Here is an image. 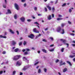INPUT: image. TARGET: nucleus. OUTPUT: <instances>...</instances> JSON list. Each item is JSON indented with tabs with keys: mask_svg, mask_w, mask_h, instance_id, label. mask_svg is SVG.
I'll return each instance as SVG.
<instances>
[{
	"mask_svg": "<svg viewBox=\"0 0 75 75\" xmlns=\"http://www.w3.org/2000/svg\"><path fill=\"white\" fill-rule=\"evenodd\" d=\"M68 23L69 24H71V22L69 21H68Z\"/></svg>",
	"mask_w": 75,
	"mask_h": 75,
	"instance_id": "52",
	"label": "nucleus"
},
{
	"mask_svg": "<svg viewBox=\"0 0 75 75\" xmlns=\"http://www.w3.org/2000/svg\"><path fill=\"white\" fill-rule=\"evenodd\" d=\"M66 63L65 62L63 63L62 64H60V66H61V65H65Z\"/></svg>",
	"mask_w": 75,
	"mask_h": 75,
	"instance_id": "29",
	"label": "nucleus"
},
{
	"mask_svg": "<svg viewBox=\"0 0 75 75\" xmlns=\"http://www.w3.org/2000/svg\"><path fill=\"white\" fill-rule=\"evenodd\" d=\"M21 63L20 61H18L17 62V63H16V65H19L20 66L21 65Z\"/></svg>",
	"mask_w": 75,
	"mask_h": 75,
	"instance_id": "13",
	"label": "nucleus"
},
{
	"mask_svg": "<svg viewBox=\"0 0 75 75\" xmlns=\"http://www.w3.org/2000/svg\"><path fill=\"white\" fill-rule=\"evenodd\" d=\"M26 6H27V4H24V7H26Z\"/></svg>",
	"mask_w": 75,
	"mask_h": 75,
	"instance_id": "53",
	"label": "nucleus"
},
{
	"mask_svg": "<svg viewBox=\"0 0 75 75\" xmlns=\"http://www.w3.org/2000/svg\"><path fill=\"white\" fill-rule=\"evenodd\" d=\"M57 21H59L60 20H63V18H57Z\"/></svg>",
	"mask_w": 75,
	"mask_h": 75,
	"instance_id": "19",
	"label": "nucleus"
},
{
	"mask_svg": "<svg viewBox=\"0 0 75 75\" xmlns=\"http://www.w3.org/2000/svg\"><path fill=\"white\" fill-rule=\"evenodd\" d=\"M15 7L17 10H19V6L16 3H15Z\"/></svg>",
	"mask_w": 75,
	"mask_h": 75,
	"instance_id": "2",
	"label": "nucleus"
},
{
	"mask_svg": "<svg viewBox=\"0 0 75 75\" xmlns=\"http://www.w3.org/2000/svg\"><path fill=\"white\" fill-rule=\"evenodd\" d=\"M60 41H62V42H63L64 43V45H65V44H66V43H66V42H67L66 40H64L63 39H62L60 40Z\"/></svg>",
	"mask_w": 75,
	"mask_h": 75,
	"instance_id": "5",
	"label": "nucleus"
},
{
	"mask_svg": "<svg viewBox=\"0 0 75 75\" xmlns=\"http://www.w3.org/2000/svg\"><path fill=\"white\" fill-rule=\"evenodd\" d=\"M72 45H73V47H75V44H72Z\"/></svg>",
	"mask_w": 75,
	"mask_h": 75,
	"instance_id": "63",
	"label": "nucleus"
},
{
	"mask_svg": "<svg viewBox=\"0 0 75 75\" xmlns=\"http://www.w3.org/2000/svg\"><path fill=\"white\" fill-rule=\"evenodd\" d=\"M44 71L45 72H47V69L45 68L44 69Z\"/></svg>",
	"mask_w": 75,
	"mask_h": 75,
	"instance_id": "50",
	"label": "nucleus"
},
{
	"mask_svg": "<svg viewBox=\"0 0 75 75\" xmlns=\"http://www.w3.org/2000/svg\"><path fill=\"white\" fill-rule=\"evenodd\" d=\"M52 12H54V11H55V8L54 7H53L52 8Z\"/></svg>",
	"mask_w": 75,
	"mask_h": 75,
	"instance_id": "25",
	"label": "nucleus"
},
{
	"mask_svg": "<svg viewBox=\"0 0 75 75\" xmlns=\"http://www.w3.org/2000/svg\"><path fill=\"white\" fill-rule=\"evenodd\" d=\"M9 32H10V33H11V34H14V32L11 29H9Z\"/></svg>",
	"mask_w": 75,
	"mask_h": 75,
	"instance_id": "10",
	"label": "nucleus"
},
{
	"mask_svg": "<svg viewBox=\"0 0 75 75\" xmlns=\"http://www.w3.org/2000/svg\"><path fill=\"white\" fill-rule=\"evenodd\" d=\"M38 63H39V62H37L36 63H35V64H34L35 65H37V64H38Z\"/></svg>",
	"mask_w": 75,
	"mask_h": 75,
	"instance_id": "41",
	"label": "nucleus"
},
{
	"mask_svg": "<svg viewBox=\"0 0 75 75\" xmlns=\"http://www.w3.org/2000/svg\"><path fill=\"white\" fill-rule=\"evenodd\" d=\"M3 35H0V38H3Z\"/></svg>",
	"mask_w": 75,
	"mask_h": 75,
	"instance_id": "62",
	"label": "nucleus"
},
{
	"mask_svg": "<svg viewBox=\"0 0 75 75\" xmlns=\"http://www.w3.org/2000/svg\"><path fill=\"white\" fill-rule=\"evenodd\" d=\"M59 17H62V15H59V16H58Z\"/></svg>",
	"mask_w": 75,
	"mask_h": 75,
	"instance_id": "43",
	"label": "nucleus"
},
{
	"mask_svg": "<svg viewBox=\"0 0 75 75\" xmlns=\"http://www.w3.org/2000/svg\"><path fill=\"white\" fill-rule=\"evenodd\" d=\"M50 39H51L52 41H53L54 40V38L52 37H50Z\"/></svg>",
	"mask_w": 75,
	"mask_h": 75,
	"instance_id": "34",
	"label": "nucleus"
},
{
	"mask_svg": "<svg viewBox=\"0 0 75 75\" xmlns=\"http://www.w3.org/2000/svg\"><path fill=\"white\" fill-rule=\"evenodd\" d=\"M33 31L36 33H39V31L37 30V29H36V28H35L33 29Z\"/></svg>",
	"mask_w": 75,
	"mask_h": 75,
	"instance_id": "6",
	"label": "nucleus"
},
{
	"mask_svg": "<svg viewBox=\"0 0 75 75\" xmlns=\"http://www.w3.org/2000/svg\"><path fill=\"white\" fill-rule=\"evenodd\" d=\"M35 24H38V25H40V24L38 23V22H36L35 23Z\"/></svg>",
	"mask_w": 75,
	"mask_h": 75,
	"instance_id": "44",
	"label": "nucleus"
},
{
	"mask_svg": "<svg viewBox=\"0 0 75 75\" xmlns=\"http://www.w3.org/2000/svg\"><path fill=\"white\" fill-rule=\"evenodd\" d=\"M67 63H68V64H69V65L70 66H72V64H71V63L70 62H69V61H67Z\"/></svg>",
	"mask_w": 75,
	"mask_h": 75,
	"instance_id": "17",
	"label": "nucleus"
},
{
	"mask_svg": "<svg viewBox=\"0 0 75 75\" xmlns=\"http://www.w3.org/2000/svg\"><path fill=\"white\" fill-rule=\"evenodd\" d=\"M21 45H22V42H20L19 43V46H20Z\"/></svg>",
	"mask_w": 75,
	"mask_h": 75,
	"instance_id": "32",
	"label": "nucleus"
},
{
	"mask_svg": "<svg viewBox=\"0 0 75 75\" xmlns=\"http://www.w3.org/2000/svg\"><path fill=\"white\" fill-rule=\"evenodd\" d=\"M16 33H17V35H18L19 34V32H18V31H16Z\"/></svg>",
	"mask_w": 75,
	"mask_h": 75,
	"instance_id": "56",
	"label": "nucleus"
},
{
	"mask_svg": "<svg viewBox=\"0 0 75 75\" xmlns=\"http://www.w3.org/2000/svg\"><path fill=\"white\" fill-rule=\"evenodd\" d=\"M14 18L15 19H17V15H15L14 16Z\"/></svg>",
	"mask_w": 75,
	"mask_h": 75,
	"instance_id": "27",
	"label": "nucleus"
},
{
	"mask_svg": "<svg viewBox=\"0 0 75 75\" xmlns=\"http://www.w3.org/2000/svg\"><path fill=\"white\" fill-rule=\"evenodd\" d=\"M48 28H46V29H45V31H47V30H48Z\"/></svg>",
	"mask_w": 75,
	"mask_h": 75,
	"instance_id": "61",
	"label": "nucleus"
},
{
	"mask_svg": "<svg viewBox=\"0 0 75 75\" xmlns=\"http://www.w3.org/2000/svg\"><path fill=\"white\" fill-rule=\"evenodd\" d=\"M45 11H47V8L45 7Z\"/></svg>",
	"mask_w": 75,
	"mask_h": 75,
	"instance_id": "45",
	"label": "nucleus"
},
{
	"mask_svg": "<svg viewBox=\"0 0 75 75\" xmlns=\"http://www.w3.org/2000/svg\"><path fill=\"white\" fill-rule=\"evenodd\" d=\"M64 48H62L61 49V51H62V52H64Z\"/></svg>",
	"mask_w": 75,
	"mask_h": 75,
	"instance_id": "31",
	"label": "nucleus"
},
{
	"mask_svg": "<svg viewBox=\"0 0 75 75\" xmlns=\"http://www.w3.org/2000/svg\"><path fill=\"white\" fill-rule=\"evenodd\" d=\"M3 74V71H0V74Z\"/></svg>",
	"mask_w": 75,
	"mask_h": 75,
	"instance_id": "55",
	"label": "nucleus"
},
{
	"mask_svg": "<svg viewBox=\"0 0 75 75\" xmlns=\"http://www.w3.org/2000/svg\"><path fill=\"white\" fill-rule=\"evenodd\" d=\"M70 35H73V36L75 35V34L74 33H71Z\"/></svg>",
	"mask_w": 75,
	"mask_h": 75,
	"instance_id": "46",
	"label": "nucleus"
},
{
	"mask_svg": "<svg viewBox=\"0 0 75 75\" xmlns=\"http://www.w3.org/2000/svg\"><path fill=\"white\" fill-rule=\"evenodd\" d=\"M21 1L23 2H25V0H21Z\"/></svg>",
	"mask_w": 75,
	"mask_h": 75,
	"instance_id": "48",
	"label": "nucleus"
},
{
	"mask_svg": "<svg viewBox=\"0 0 75 75\" xmlns=\"http://www.w3.org/2000/svg\"><path fill=\"white\" fill-rule=\"evenodd\" d=\"M21 57V55H20L14 56L13 58V60L14 61H17Z\"/></svg>",
	"mask_w": 75,
	"mask_h": 75,
	"instance_id": "1",
	"label": "nucleus"
},
{
	"mask_svg": "<svg viewBox=\"0 0 75 75\" xmlns=\"http://www.w3.org/2000/svg\"><path fill=\"white\" fill-rule=\"evenodd\" d=\"M47 18L49 20H51V19H52V18H51V15L49 16L48 17H47Z\"/></svg>",
	"mask_w": 75,
	"mask_h": 75,
	"instance_id": "14",
	"label": "nucleus"
},
{
	"mask_svg": "<svg viewBox=\"0 0 75 75\" xmlns=\"http://www.w3.org/2000/svg\"><path fill=\"white\" fill-rule=\"evenodd\" d=\"M34 9L35 11H37V8L36 7H35L34 8Z\"/></svg>",
	"mask_w": 75,
	"mask_h": 75,
	"instance_id": "36",
	"label": "nucleus"
},
{
	"mask_svg": "<svg viewBox=\"0 0 75 75\" xmlns=\"http://www.w3.org/2000/svg\"><path fill=\"white\" fill-rule=\"evenodd\" d=\"M54 51V48H53V49H52L50 50V52H52L53 51Z\"/></svg>",
	"mask_w": 75,
	"mask_h": 75,
	"instance_id": "28",
	"label": "nucleus"
},
{
	"mask_svg": "<svg viewBox=\"0 0 75 75\" xmlns=\"http://www.w3.org/2000/svg\"><path fill=\"white\" fill-rule=\"evenodd\" d=\"M42 41H43V42H47V40L45 39H43L42 40Z\"/></svg>",
	"mask_w": 75,
	"mask_h": 75,
	"instance_id": "33",
	"label": "nucleus"
},
{
	"mask_svg": "<svg viewBox=\"0 0 75 75\" xmlns=\"http://www.w3.org/2000/svg\"><path fill=\"white\" fill-rule=\"evenodd\" d=\"M41 72V69H39L38 70V73H40Z\"/></svg>",
	"mask_w": 75,
	"mask_h": 75,
	"instance_id": "30",
	"label": "nucleus"
},
{
	"mask_svg": "<svg viewBox=\"0 0 75 75\" xmlns=\"http://www.w3.org/2000/svg\"><path fill=\"white\" fill-rule=\"evenodd\" d=\"M28 52H25L24 53V55H28Z\"/></svg>",
	"mask_w": 75,
	"mask_h": 75,
	"instance_id": "26",
	"label": "nucleus"
},
{
	"mask_svg": "<svg viewBox=\"0 0 75 75\" xmlns=\"http://www.w3.org/2000/svg\"><path fill=\"white\" fill-rule=\"evenodd\" d=\"M65 45H67V47H69V44L68 43H66L65 44Z\"/></svg>",
	"mask_w": 75,
	"mask_h": 75,
	"instance_id": "39",
	"label": "nucleus"
},
{
	"mask_svg": "<svg viewBox=\"0 0 75 75\" xmlns=\"http://www.w3.org/2000/svg\"><path fill=\"white\" fill-rule=\"evenodd\" d=\"M71 11H72V10L71 9H70L69 11V12L71 13Z\"/></svg>",
	"mask_w": 75,
	"mask_h": 75,
	"instance_id": "49",
	"label": "nucleus"
},
{
	"mask_svg": "<svg viewBox=\"0 0 75 75\" xmlns=\"http://www.w3.org/2000/svg\"><path fill=\"white\" fill-rule=\"evenodd\" d=\"M41 15H42L41 14H38V16H40Z\"/></svg>",
	"mask_w": 75,
	"mask_h": 75,
	"instance_id": "60",
	"label": "nucleus"
},
{
	"mask_svg": "<svg viewBox=\"0 0 75 75\" xmlns=\"http://www.w3.org/2000/svg\"><path fill=\"white\" fill-rule=\"evenodd\" d=\"M59 60L58 59H57V60H56L55 61V62L56 63H57V62H58L59 61Z\"/></svg>",
	"mask_w": 75,
	"mask_h": 75,
	"instance_id": "37",
	"label": "nucleus"
},
{
	"mask_svg": "<svg viewBox=\"0 0 75 75\" xmlns=\"http://www.w3.org/2000/svg\"><path fill=\"white\" fill-rule=\"evenodd\" d=\"M3 38H7V37L6 36H3Z\"/></svg>",
	"mask_w": 75,
	"mask_h": 75,
	"instance_id": "57",
	"label": "nucleus"
},
{
	"mask_svg": "<svg viewBox=\"0 0 75 75\" xmlns=\"http://www.w3.org/2000/svg\"><path fill=\"white\" fill-rule=\"evenodd\" d=\"M4 8H6V6L5 5H3Z\"/></svg>",
	"mask_w": 75,
	"mask_h": 75,
	"instance_id": "58",
	"label": "nucleus"
},
{
	"mask_svg": "<svg viewBox=\"0 0 75 75\" xmlns=\"http://www.w3.org/2000/svg\"><path fill=\"white\" fill-rule=\"evenodd\" d=\"M6 51H4V52H2L3 54H6Z\"/></svg>",
	"mask_w": 75,
	"mask_h": 75,
	"instance_id": "47",
	"label": "nucleus"
},
{
	"mask_svg": "<svg viewBox=\"0 0 75 75\" xmlns=\"http://www.w3.org/2000/svg\"><path fill=\"white\" fill-rule=\"evenodd\" d=\"M12 43L13 45H16V43L14 40L12 41Z\"/></svg>",
	"mask_w": 75,
	"mask_h": 75,
	"instance_id": "15",
	"label": "nucleus"
},
{
	"mask_svg": "<svg viewBox=\"0 0 75 75\" xmlns=\"http://www.w3.org/2000/svg\"><path fill=\"white\" fill-rule=\"evenodd\" d=\"M61 25L62 27L64 26V23H62Z\"/></svg>",
	"mask_w": 75,
	"mask_h": 75,
	"instance_id": "51",
	"label": "nucleus"
},
{
	"mask_svg": "<svg viewBox=\"0 0 75 75\" xmlns=\"http://www.w3.org/2000/svg\"><path fill=\"white\" fill-rule=\"evenodd\" d=\"M41 34H40L38 35L36 37L35 39L38 38V37H40V36H41Z\"/></svg>",
	"mask_w": 75,
	"mask_h": 75,
	"instance_id": "23",
	"label": "nucleus"
},
{
	"mask_svg": "<svg viewBox=\"0 0 75 75\" xmlns=\"http://www.w3.org/2000/svg\"><path fill=\"white\" fill-rule=\"evenodd\" d=\"M4 35H7V32H5Z\"/></svg>",
	"mask_w": 75,
	"mask_h": 75,
	"instance_id": "59",
	"label": "nucleus"
},
{
	"mask_svg": "<svg viewBox=\"0 0 75 75\" xmlns=\"http://www.w3.org/2000/svg\"><path fill=\"white\" fill-rule=\"evenodd\" d=\"M75 57V55H70L69 56V58H74V57Z\"/></svg>",
	"mask_w": 75,
	"mask_h": 75,
	"instance_id": "21",
	"label": "nucleus"
},
{
	"mask_svg": "<svg viewBox=\"0 0 75 75\" xmlns=\"http://www.w3.org/2000/svg\"><path fill=\"white\" fill-rule=\"evenodd\" d=\"M32 20L31 19H28L27 20V21H28V22H30V21H31Z\"/></svg>",
	"mask_w": 75,
	"mask_h": 75,
	"instance_id": "38",
	"label": "nucleus"
},
{
	"mask_svg": "<svg viewBox=\"0 0 75 75\" xmlns=\"http://www.w3.org/2000/svg\"><path fill=\"white\" fill-rule=\"evenodd\" d=\"M66 3H64L63 4V5H62V7H64V6H66Z\"/></svg>",
	"mask_w": 75,
	"mask_h": 75,
	"instance_id": "35",
	"label": "nucleus"
},
{
	"mask_svg": "<svg viewBox=\"0 0 75 75\" xmlns=\"http://www.w3.org/2000/svg\"><path fill=\"white\" fill-rule=\"evenodd\" d=\"M61 27H60V26L58 27L57 29V33H59V32L61 31Z\"/></svg>",
	"mask_w": 75,
	"mask_h": 75,
	"instance_id": "3",
	"label": "nucleus"
},
{
	"mask_svg": "<svg viewBox=\"0 0 75 75\" xmlns=\"http://www.w3.org/2000/svg\"><path fill=\"white\" fill-rule=\"evenodd\" d=\"M26 50L27 51H30V50L29 49H26Z\"/></svg>",
	"mask_w": 75,
	"mask_h": 75,
	"instance_id": "42",
	"label": "nucleus"
},
{
	"mask_svg": "<svg viewBox=\"0 0 75 75\" xmlns=\"http://www.w3.org/2000/svg\"><path fill=\"white\" fill-rule=\"evenodd\" d=\"M34 35L32 34L28 36V37H29V38H31V39H33V38H34Z\"/></svg>",
	"mask_w": 75,
	"mask_h": 75,
	"instance_id": "4",
	"label": "nucleus"
},
{
	"mask_svg": "<svg viewBox=\"0 0 75 75\" xmlns=\"http://www.w3.org/2000/svg\"><path fill=\"white\" fill-rule=\"evenodd\" d=\"M23 75V73L20 72V75Z\"/></svg>",
	"mask_w": 75,
	"mask_h": 75,
	"instance_id": "64",
	"label": "nucleus"
},
{
	"mask_svg": "<svg viewBox=\"0 0 75 75\" xmlns=\"http://www.w3.org/2000/svg\"><path fill=\"white\" fill-rule=\"evenodd\" d=\"M23 44V45H25L27 44V42L25 41H24Z\"/></svg>",
	"mask_w": 75,
	"mask_h": 75,
	"instance_id": "24",
	"label": "nucleus"
},
{
	"mask_svg": "<svg viewBox=\"0 0 75 75\" xmlns=\"http://www.w3.org/2000/svg\"><path fill=\"white\" fill-rule=\"evenodd\" d=\"M61 31H62L61 34H64L65 33V30H64V29H61Z\"/></svg>",
	"mask_w": 75,
	"mask_h": 75,
	"instance_id": "12",
	"label": "nucleus"
},
{
	"mask_svg": "<svg viewBox=\"0 0 75 75\" xmlns=\"http://www.w3.org/2000/svg\"><path fill=\"white\" fill-rule=\"evenodd\" d=\"M52 17L53 18H54V14H52Z\"/></svg>",
	"mask_w": 75,
	"mask_h": 75,
	"instance_id": "54",
	"label": "nucleus"
},
{
	"mask_svg": "<svg viewBox=\"0 0 75 75\" xmlns=\"http://www.w3.org/2000/svg\"><path fill=\"white\" fill-rule=\"evenodd\" d=\"M67 71V68H66L63 70V72H65Z\"/></svg>",
	"mask_w": 75,
	"mask_h": 75,
	"instance_id": "20",
	"label": "nucleus"
},
{
	"mask_svg": "<svg viewBox=\"0 0 75 75\" xmlns=\"http://www.w3.org/2000/svg\"><path fill=\"white\" fill-rule=\"evenodd\" d=\"M23 61H26V60H27V59L25 57H23Z\"/></svg>",
	"mask_w": 75,
	"mask_h": 75,
	"instance_id": "16",
	"label": "nucleus"
},
{
	"mask_svg": "<svg viewBox=\"0 0 75 75\" xmlns=\"http://www.w3.org/2000/svg\"><path fill=\"white\" fill-rule=\"evenodd\" d=\"M42 51L43 52H45V53H47V50L44 49H42Z\"/></svg>",
	"mask_w": 75,
	"mask_h": 75,
	"instance_id": "18",
	"label": "nucleus"
},
{
	"mask_svg": "<svg viewBox=\"0 0 75 75\" xmlns=\"http://www.w3.org/2000/svg\"><path fill=\"white\" fill-rule=\"evenodd\" d=\"M18 51V49L17 48L15 49L14 50V51H15V52H17Z\"/></svg>",
	"mask_w": 75,
	"mask_h": 75,
	"instance_id": "22",
	"label": "nucleus"
},
{
	"mask_svg": "<svg viewBox=\"0 0 75 75\" xmlns=\"http://www.w3.org/2000/svg\"><path fill=\"white\" fill-rule=\"evenodd\" d=\"M28 68V67L27 66L24 67L23 68V71H25V70H26V69H27Z\"/></svg>",
	"mask_w": 75,
	"mask_h": 75,
	"instance_id": "9",
	"label": "nucleus"
},
{
	"mask_svg": "<svg viewBox=\"0 0 75 75\" xmlns=\"http://www.w3.org/2000/svg\"><path fill=\"white\" fill-rule=\"evenodd\" d=\"M13 75H14L16 74V71H13Z\"/></svg>",
	"mask_w": 75,
	"mask_h": 75,
	"instance_id": "40",
	"label": "nucleus"
},
{
	"mask_svg": "<svg viewBox=\"0 0 75 75\" xmlns=\"http://www.w3.org/2000/svg\"><path fill=\"white\" fill-rule=\"evenodd\" d=\"M20 19L22 22H24L25 21V18L24 17L21 18Z\"/></svg>",
	"mask_w": 75,
	"mask_h": 75,
	"instance_id": "7",
	"label": "nucleus"
},
{
	"mask_svg": "<svg viewBox=\"0 0 75 75\" xmlns=\"http://www.w3.org/2000/svg\"><path fill=\"white\" fill-rule=\"evenodd\" d=\"M46 7H47V8H48L49 9L50 11H51V9H52L51 7L49 5L46 6Z\"/></svg>",
	"mask_w": 75,
	"mask_h": 75,
	"instance_id": "8",
	"label": "nucleus"
},
{
	"mask_svg": "<svg viewBox=\"0 0 75 75\" xmlns=\"http://www.w3.org/2000/svg\"><path fill=\"white\" fill-rule=\"evenodd\" d=\"M7 12H8L6 13V14H11V11L10 10V9H8L7 10Z\"/></svg>",
	"mask_w": 75,
	"mask_h": 75,
	"instance_id": "11",
	"label": "nucleus"
}]
</instances>
